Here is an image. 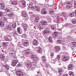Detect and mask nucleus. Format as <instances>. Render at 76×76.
I'll use <instances>...</instances> for the list:
<instances>
[{"label":"nucleus","instance_id":"f257e3e1","mask_svg":"<svg viewBox=\"0 0 76 76\" xmlns=\"http://www.w3.org/2000/svg\"><path fill=\"white\" fill-rule=\"evenodd\" d=\"M56 18L54 19L53 22L57 23H60V14H57L56 15Z\"/></svg>","mask_w":76,"mask_h":76},{"label":"nucleus","instance_id":"f03ea898","mask_svg":"<svg viewBox=\"0 0 76 76\" xmlns=\"http://www.w3.org/2000/svg\"><path fill=\"white\" fill-rule=\"evenodd\" d=\"M61 15L62 16V18H64L66 20H67V19L69 16V15L67 14L66 13L64 12H62L61 14Z\"/></svg>","mask_w":76,"mask_h":76},{"label":"nucleus","instance_id":"7ed1b4c3","mask_svg":"<svg viewBox=\"0 0 76 76\" xmlns=\"http://www.w3.org/2000/svg\"><path fill=\"white\" fill-rule=\"evenodd\" d=\"M22 42H24L23 46L24 47H28L29 44V42L28 40L23 39L22 40Z\"/></svg>","mask_w":76,"mask_h":76},{"label":"nucleus","instance_id":"20e7f679","mask_svg":"<svg viewBox=\"0 0 76 76\" xmlns=\"http://www.w3.org/2000/svg\"><path fill=\"white\" fill-rule=\"evenodd\" d=\"M3 66L4 67L6 68V73L8 74V73H10V71H9V66L7 64H4L3 65Z\"/></svg>","mask_w":76,"mask_h":76},{"label":"nucleus","instance_id":"39448f33","mask_svg":"<svg viewBox=\"0 0 76 76\" xmlns=\"http://www.w3.org/2000/svg\"><path fill=\"white\" fill-rule=\"evenodd\" d=\"M39 59V58L37 56H36L33 59V61L32 62H31V63L34 65H36V63L38 61V60Z\"/></svg>","mask_w":76,"mask_h":76},{"label":"nucleus","instance_id":"423d86ee","mask_svg":"<svg viewBox=\"0 0 76 76\" xmlns=\"http://www.w3.org/2000/svg\"><path fill=\"white\" fill-rule=\"evenodd\" d=\"M63 58H62V61H67V60H69V57H68L67 56H64V55H63L62 56Z\"/></svg>","mask_w":76,"mask_h":76},{"label":"nucleus","instance_id":"0eeeda50","mask_svg":"<svg viewBox=\"0 0 76 76\" xmlns=\"http://www.w3.org/2000/svg\"><path fill=\"white\" fill-rule=\"evenodd\" d=\"M22 16L23 17V18H25L26 20L28 19H29V17H28L27 13H22Z\"/></svg>","mask_w":76,"mask_h":76},{"label":"nucleus","instance_id":"6e6552de","mask_svg":"<svg viewBox=\"0 0 76 76\" xmlns=\"http://www.w3.org/2000/svg\"><path fill=\"white\" fill-rule=\"evenodd\" d=\"M18 63V61L16 60H14L11 63V65L12 66H16V64Z\"/></svg>","mask_w":76,"mask_h":76},{"label":"nucleus","instance_id":"1a4fd4ad","mask_svg":"<svg viewBox=\"0 0 76 76\" xmlns=\"http://www.w3.org/2000/svg\"><path fill=\"white\" fill-rule=\"evenodd\" d=\"M68 68L69 70H72L74 68V65L73 64H70L68 65Z\"/></svg>","mask_w":76,"mask_h":76},{"label":"nucleus","instance_id":"9d476101","mask_svg":"<svg viewBox=\"0 0 76 76\" xmlns=\"http://www.w3.org/2000/svg\"><path fill=\"white\" fill-rule=\"evenodd\" d=\"M16 74L19 76H23V72L20 71H17L16 72Z\"/></svg>","mask_w":76,"mask_h":76},{"label":"nucleus","instance_id":"9b49d317","mask_svg":"<svg viewBox=\"0 0 76 76\" xmlns=\"http://www.w3.org/2000/svg\"><path fill=\"white\" fill-rule=\"evenodd\" d=\"M13 28L10 25H8V26H7L5 27V29H8V30H11V31H12V29Z\"/></svg>","mask_w":76,"mask_h":76},{"label":"nucleus","instance_id":"f8f14e48","mask_svg":"<svg viewBox=\"0 0 76 76\" xmlns=\"http://www.w3.org/2000/svg\"><path fill=\"white\" fill-rule=\"evenodd\" d=\"M45 10V8H43L42 10L41 11V13L42 15H46V14H47V12Z\"/></svg>","mask_w":76,"mask_h":76},{"label":"nucleus","instance_id":"ddd939ff","mask_svg":"<svg viewBox=\"0 0 76 76\" xmlns=\"http://www.w3.org/2000/svg\"><path fill=\"white\" fill-rule=\"evenodd\" d=\"M33 44L34 45H38L39 44V42L37 40L35 39L33 41Z\"/></svg>","mask_w":76,"mask_h":76},{"label":"nucleus","instance_id":"4468645a","mask_svg":"<svg viewBox=\"0 0 76 76\" xmlns=\"http://www.w3.org/2000/svg\"><path fill=\"white\" fill-rule=\"evenodd\" d=\"M23 27L24 29V30L25 31H27V29H28L29 26L27 24H24L23 25Z\"/></svg>","mask_w":76,"mask_h":76},{"label":"nucleus","instance_id":"2eb2a0df","mask_svg":"<svg viewBox=\"0 0 76 76\" xmlns=\"http://www.w3.org/2000/svg\"><path fill=\"white\" fill-rule=\"evenodd\" d=\"M66 6H68V7L69 8H71L72 7V3H71L70 1H68L66 3Z\"/></svg>","mask_w":76,"mask_h":76},{"label":"nucleus","instance_id":"dca6fc26","mask_svg":"<svg viewBox=\"0 0 76 76\" xmlns=\"http://www.w3.org/2000/svg\"><path fill=\"white\" fill-rule=\"evenodd\" d=\"M13 9V8H10L9 7L6 8V12H12V10Z\"/></svg>","mask_w":76,"mask_h":76},{"label":"nucleus","instance_id":"f3484780","mask_svg":"<svg viewBox=\"0 0 76 76\" xmlns=\"http://www.w3.org/2000/svg\"><path fill=\"white\" fill-rule=\"evenodd\" d=\"M50 33V31L48 30H45L43 31V34L45 35H47Z\"/></svg>","mask_w":76,"mask_h":76},{"label":"nucleus","instance_id":"a211bd4d","mask_svg":"<svg viewBox=\"0 0 76 76\" xmlns=\"http://www.w3.org/2000/svg\"><path fill=\"white\" fill-rule=\"evenodd\" d=\"M53 38H56L58 37V32H55L53 34Z\"/></svg>","mask_w":76,"mask_h":76},{"label":"nucleus","instance_id":"6ab92c4d","mask_svg":"<svg viewBox=\"0 0 76 76\" xmlns=\"http://www.w3.org/2000/svg\"><path fill=\"white\" fill-rule=\"evenodd\" d=\"M0 57L1 59L3 60H5V58L6 57L4 56V54L1 53V54H0Z\"/></svg>","mask_w":76,"mask_h":76},{"label":"nucleus","instance_id":"aec40b11","mask_svg":"<svg viewBox=\"0 0 76 76\" xmlns=\"http://www.w3.org/2000/svg\"><path fill=\"white\" fill-rule=\"evenodd\" d=\"M54 49L57 51H59L60 50V48L57 46H55Z\"/></svg>","mask_w":76,"mask_h":76},{"label":"nucleus","instance_id":"412c9836","mask_svg":"<svg viewBox=\"0 0 76 76\" xmlns=\"http://www.w3.org/2000/svg\"><path fill=\"white\" fill-rule=\"evenodd\" d=\"M17 31L19 34H22V30H20V27H18L17 28Z\"/></svg>","mask_w":76,"mask_h":76},{"label":"nucleus","instance_id":"4be33fe9","mask_svg":"<svg viewBox=\"0 0 76 76\" xmlns=\"http://www.w3.org/2000/svg\"><path fill=\"white\" fill-rule=\"evenodd\" d=\"M42 59L43 63H45L46 61V58L45 56H42Z\"/></svg>","mask_w":76,"mask_h":76},{"label":"nucleus","instance_id":"5701e85b","mask_svg":"<svg viewBox=\"0 0 76 76\" xmlns=\"http://www.w3.org/2000/svg\"><path fill=\"white\" fill-rule=\"evenodd\" d=\"M37 52L38 53H42V49H41V48L39 47L37 51Z\"/></svg>","mask_w":76,"mask_h":76},{"label":"nucleus","instance_id":"b1692460","mask_svg":"<svg viewBox=\"0 0 76 76\" xmlns=\"http://www.w3.org/2000/svg\"><path fill=\"white\" fill-rule=\"evenodd\" d=\"M51 29L53 31H56L57 29V28L56 27V26H55L54 25L51 26Z\"/></svg>","mask_w":76,"mask_h":76},{"label":"nucleus","instance_id":"393cba45","mask_svg":"<svg viewBox=\"0 0 76 76\" xmlns=\"http://www.w3.org/2000/svg\"><path fill=\"white\" fill-rule=\"evenodd\" d=\"M12 4V5H17L18 4V1H12L11 2Z\"/></svg>","mask_w":76,"mask_h":76},{"label":"nucleus","instance_id":"a878e982","mask_svg":"<svg viewBox=\"0 0 76 76\" xmlns=\"http://www.w3.org/2000/svg\"><path fill=\"white\" fill-rule=\"evenodd\" d=\"M68 38V39H69V41H72V42H74V40H73V39L72 38V37H71L70 36H69Z\"/></svg>","mask_w":76,"mask_h":76},{"label":"nucleus","instance_id":"bb28decb","mask_svg":"<svg viewBox=\"0 0 76 76\" xmlns=\"http://www.w3.org/2000/svg\"><path fill=\"white\" fill-rule=\"evenodd\" d=\"M22 6H23L24 7L26 6V1H23L22 2Z\"/></svg>","mask_w":76,"mask_h":76},{"label":"nucleus","instance_id":"cd10ccee","mask_svg":"<svg viewBox=\"0 0 76 76\" xmlns=\"http://www.w3.org/2000/svg\"><path fill=\"white\" fill-rule=\"evenodd\" d=\"M34 7L37 12H39V10H40V9L39 8L40 7H39L35 6H34Z\"/></svg>","mask_w":76,"mask_h":76},{"label":"nucleus","instance_id":"c85d7f7f","mask_svg":"<svg viewBox=\"0 0 76 76\" xmlns=\"http://www.w3.org/2000/svg\"><path fill=\"white\" fill-rule=\"evenodd\" d=\"M40 23L42 25H47V21L41 22Z\"/></svg>","mask_w":76,"mask_h":76},{"label":"nucleus","instance_id":"c756f323","mask_svg":"<svg viewBox=\"0 0 76 76\" xmlns=\"http://www.w3.org/2000/svg\"><path fill=\"white\" fill-rule=\"evenodd\" d=\"M58 72L60 75H61L63 73V69L61 68L59 69L58 70Z\"/></svg>","mask_w":76,"mask_h":76},{"label":"nucleus","instance_id":"7c9ffc66","mask_svg":"<svg viewBox=\"0 0 76 76\" xmlns=\"http://www.w3.org/2000/svg\"><path fill=\"white\" fill-rule=\"evenodd\" d=\"M6 23H4V21L2 22L1 23H0V26L1 27H4V24H6Z\"/></svg>","mask_w":76,"mask_h":76},{"label":"nucleus","instance_id":"2f4dec72","mask_svg":"<svg viewBox=\"0 0 76 76\" xmlns=\"http://www.w3.org/2000/svg\"><path fill=\"white\" fill-rule=\"evenodd\" d=\"M36 57V54H31V56L30 57V58H32V59H34V58Z\"/></svg>","mask_w":76,"mask_h":76},{"label":"nucleus","instance_id":"473e14b6","mask_svg":"<svg viewBox=\"0 0 76 76\" xmlns=\"http://www.w3.org/2000/svg\"><path fill=\"white\" fill-rule=\"evenodd\" d=\"M14 13V12H11V13H10V14H8L7 15L9 16V17H12V16H13V14Z\"/></svg>","mask_w":76,"mask_h":76},{"label":"nucleus","instance_id":"72a5a7b5","mask_svg":"<svg viewBox=\"0 0 76 76\" xmlns=\"http://www.w3.org/2000/svg\"><path fill=\"white\" fill-rule=\"evenodd\" d=\"M3 16V13L1 11H0V19H1Z\"/></svg>","mask_w":76,"mask_h":76},{"label":"nucleus","instance_id":"f704fd0d","mask_svg":"<svg viewBox=\"0 0 76 76\" xmlns=\"http://www.w3.org/2000/svg\"><path fill=\"white\" fill-rule=\"evenodd\" d=\"M13 33L14 35H19L18 34V32H17L16 30L13 31Z\"/></svg>","mask_w":76,"mask_h":76},{"label":"nucleus","instance_id":"c9c22d12","mask_svg":"<svg viewBox=\"0 0 76 76\" xmlns=\"http://www.w3.org/2000/svg\"><path fill=\"white\" fill-rule=\"evenodd\" d=\"M0 4L1 5V8L5 7V4L3 3H0Z\"/></svg>","mask_w":76,"mask_h":76},{"label":"nucleus","instance_id":"e433bc0d","mask_svg":"<svg viewBox=\"0 0 76 76\" xmlns=\"http://www.w3.org/2000/svg\"><path fill=\"white\" fill-rule=\"evenodd\" d=\"M69 75L70 76H74V73L72 71H70L69 72Z\"/></svg>","mask_w":76,"mask_h":76},{"label":"nucleus","instance_id":"4c0bfd02","mask_svg":"<svg viewBox=\"0 0 76 76\" xmlns=\"http://www.w3.org/2000/svg\"><path fill=\"white\" fill-rule=\"evenodd\" d=\"M71 42L73 44V47L76 46V42L75 41V39H74V42Z\"/></svg>","mask_w":76,"mask_h":76},{"label":"nucleus","instance_id":"58836bf2","mask_svg":"<svg viewBox=\"0 0 76 76\" xmlns=\"http://www.w3.org/2000/svg\"><path fill=\"white\" fill-rule=\"evenodd\" d=\"M74 15H75L74 12H72V13L69 14V15L71 17H73L74 16Z\"/></svg>","mask_w":76,"mask_h":76},{"label":"nucleus","instance_id":"ea45409f","mask_svg":"<svg viewBox=\"0 0 76 76\" xmlns=\"http://www.w3.org/2000/svg\"><path fill=\"white\" fill-rule=\"evenodd\" d=\"M39 20V18H36L35 19V22H38V21Z\"/></svg>","mask_w":76,"mask_h":76},{"label":"nucleus","instance_id":"a19ab883","mask_svg":"<svg viewBox=\"0 0 76 76\" xmlns=\"http://www.w3.org/2000/svg\"><path fill=\"white\" fill-rule=\"evenodd\" d=\"M4 39H5V41H7V42H9V41H10V40L7 37H6L4 38Z\"/></svg>","mask_w":76,"mask_h":76},{"label":"nucleus","instance_id":"79ce46f5","mask_svg":"<svg viewBox=\"0 0 76 76\" xmlns=\"http://www.w3.org/2000/svg\"><path fill=\"white\" fill-rule=\"evenodd\" d=\"M54 11L53 10L49 12V14L51 15H54Z\"/></svg>","mask_w":76,"mask_h":76},{"label":"nucleus","instance_id":"37998d69","mask_svg":"<svg viewBox=\"0 0 76 76\" xmlns=\"http://www.w3.org/2000/svg\"><path fill=\"white\" fill-rule=\"evenodd\" d=\"M29 50H31L29 49H27V50H26V52H25V53H26V54H29V53H30V52H29Z\"/></svg>","mask_w":76,"mask_h":76},{"label":"nucleus","instance_id":"c03bdc74","mask_svg":"<svg viewBox=\"0 0 76 76\" xmlns=\"http://www.w3.org/2000/svg\"><path fill=\"white\" fill-rule=\"evenodd\" d=\"M72 23L73 24H76V19H73L72 21Z\"/></svg>","mask_w":76,"mask_h":76},{"label":"nucleus","instance_id":"a18cd8bd","mask_svg":"<svg viewBox=\"0 0 76 76\" xmlns=\"http://www.w3.org/2000/svg\"><path fill=\"white\" fill-rule=\"evenodd\" d=\"M60 59V55H57V58H55V60H59Z\"/></svg>","mask_w":76,"mask_h":76},{"label":"nucleus","instance_id":"49530a36","mask_svg":"<svg viewBox=\"0 0 76 76\" xmlns=\"http://www.w3.org/2000/svg\"><path fill=\"white\" fill-rule=\"evenodd\" d=\"M32 5H33V3H32V2H30L28 8H30V7H32L33 6Z\"/></svg>","mask_w":76,"mask_h":76},{"label":"nucleus","instance_id":"de8ad7c7","mask_svg":"<svg viewBox=\"0 0 76 76\" xmlns=\"http://www.w3.org/2000/svg\"><path fill=\"white\" fill-rule=\"evenodd\" d=\"M26 65L28 67H31L32 65L31 64V63L29 62H28L26 63Z\"/></svg>","mask_w":76,"mask_h":76},{"label":"nucleus","instance_id":"09e8293b","mask_svg":"<svg viewBox=\"0 0 76 76\" xmlns=\"http://www.w3.org/2000/svg\"><path fill=\"white\" fill-rule=\"evenodd\" d=\"M52 37H50L48 38V40L49 41V42H52Z\"/></svg>","mask_w":76,"mask_h":76},{"label":"nucleus","instance_id":"8fccbe9b","mask_svg":"<svg viewBox=\"0 0 76 76\" xmlns=\"http://www.w3.org/2000/svg\"><path fill=\"white\" fill-rule=\"evenodd\" d=\"M17 25L16 24H13L12 25V26L13 27V28H15L16 27Z\"/></svg>","mask_w":76,"mask_h":76},{"label":"nucleus","instance_id":"3c124183","mask_svg":"<svg viewBox=\"0 0 76 76\" xmlns=\"http://www.w3.org/2000/svg\"><path fill=\"white\" fill-rule=\"evenodd\" d=\"M4 22H7V18L6 17H4Z\"/></svg>","mask_w":76,"mask_h":76},{"label":"nucleus","instance_id":"603ef678","mask_svg":"<svg viewBox=\"0 0 76 76\" xmlns=\"http://www.w3.org/2000/svg\"><path fill=\"white\" fill-rule=\"evenodd\" d=\"M3 45L4 47H6L7 46V44L5 42H3Z\"/></svg>","mask_w":76,"mask_h":76},{"label":"nucleus","instance_id":"864d4df0","mask_svg":"<svg viewBox=\"0 0 76 76\" xmlns=\"http://www.w3.org/2000/svg\"><path fill=\"white\" fill-rule=\"evenodd\" d=\"M57 42L59 44H61V40L59 39L57 40Z\"/></svg>","mask_w":76,"mask_h":76},{"label":"nucleus","instance_id":"5fc2aeb1","mask_svg":"<svg viewBox=\"0 0 76 76\" xmlns=\"http://www.w3.org/2000/svg\"><path fill=\"white\" fill-rule=\"evenodd\" d=\"M9 51V53H14V50L12 49L10 50Z\"/></svg>","mask_w":76,"mask_h":76},{"label":"nucleus","instance_id":"6e6d98bb","mask_svg":"<svg viewBox=\"0 0 76 76\" xmlns=\"http://www.w3.org/2000/svg\"><path fill=\"white\" fill-rule=\"evenodd\" d=\"M74 33V31L73 30H71L70 32V34H73Z\"/></svg>","mask_w":76,"mask_h":76},{"label":"nucleus","instance_id":"4d7b16f0","mask_svg":"<svg viewBox=\"0 0 76 76\" xmlns=\"http://www.w3.org/2000/svg\"><path fill=\"white\" fill-rule=\"evenodd\" d=\"M68 28H72V24L69 23V24L68 26Z\"/></svg>","mask_w":76,"mask_h":76},{"label":"nucleus","instance_id":"13d9d810","mask_svg":"<svg viewBox=\"0 0 76 76\" xmlns=\"http://www.w3.org/2000/svg\"><path fill=\"white\" fill-rule=\"evenodd\" d=\"M15 54L14 53L12 52V53H9V54H10V55L12 57V56H13V54Z\"/></svg>","mask_w":76,"mask_h":76},{"label":"nucleus","instance_id":"bf43d9fd","mask_svg":"<svg viewBox=\"0 0 76 76\" xmlns=\"http://www.w3.org/2000/svg\"><path fill=\"white\" fill-rule=\"evenodd\" d=\"M7 57L8 58H10V57H12V56H11V55H10V54H9Z\"/></svg>","mask_w":76,"mask_h":76},{"label":"nucleus","instance_id":"052dcab7","mask_svg":"<svg viewBox=\"0 0 76 76\" xmlns=\"http://www.w3.org/2000/svg\"><path fill=\"white\" fill-rule=\"evenodd\" d=\"M69 24L70 23H66L65 24V26H68V27Z\"/></svg>","mask_w":76,"mask_h":76},{"label":"nucleus","instance_id":"680f3d73","mask_svg":"<svg viewBox=\"0 0 76 76\" xmlns=\"http://www.w3.org/2000/svg\"><path fill=\"white\" fill-rule=\"evenodd\" d=\"M54 53H51L50 54L51 57H53V56H54Z\"/></svg>","mask_w":76,"mask_h":76},{"label":"nucleus","instance_id":"e2e57ef3","mask_svg":"<svg viewBox=\"0 0 76 76\" xmlns=\"http://www.w3.org/2000/svg\"><path fill=\"white\" fill-rule=\"evenodd\" d=\"M22 13H26L27 12H26L25 11H23L22 12Z\"/></svg>","mask_w":76,"mask_h":76},{"label":"nucleus","instance_id":"0e129e2a","mask_svg":"<svg viewBox=\"0 0 76 76\" xmlns=\"http://www.w3.org/2000/svg\"><path fill=\"white\" fill-rule=\"evenodd\" d=\"M30 9H34L35 8H34V6L33 7H30Z\"/></svg>","mask_w":76,"mask_h":76},{"label":"nucleus","instance_id":"69168bd1","mask_svg":"<svg viewBox=\"0 0 76 76\" xmlns=\"http://www.w3.org/2000/svg\"><path fill=\"white\" fill-rule=\"evenodd\" d=\"M63 76H69V75H67V74H64Z\"/></svg>","mask_w":76,"mask_h":76},{"label":"nucleus","instance_id":"338daca9","mask_svg":"<svg viewBox=\"0 0 76 76\" xmlns=\"http://www.w3.org/2000/svg\"><path fill=\"white\" fill-rule=\"evenodd\" d=\"M21 66V64L20 63H19L17 65V66Z\"/></svg>","mask_w":76,"mask_h":76},{"label":"nucleus","instance_id":"774afa93","mask_svg":"<svg viewBox=\"0 0 76 76\" xmlns=\"http://www.w3.org/2000/svg\"><path fill=\"white\" fill-rule=\"evenodd\" d=\"M50 6V5H46V7H49Z\"/></svg>","mask_w":76,"mask_h":76}]
</instances>
